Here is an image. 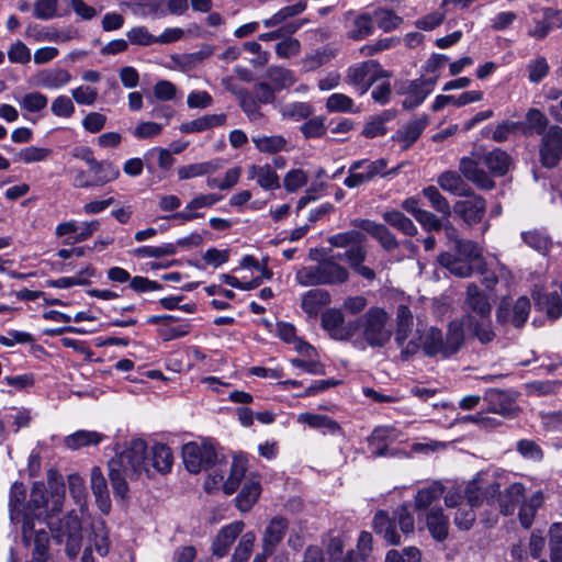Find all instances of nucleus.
Segmentation results:
<instances>
[{
	"mask_svg": "<svg viewBox=\"0 0 562 562\" xmlns=\"http://www.w3.org/2000/svg\"><path fill=\"white\" fill-rule=\"evenodd\" d=\"M47 485L52 490V507L45 517L46 524L58 537L71 538L80 531L81 522L74 512L55 521V516L63 509L66 493L64 477L56 469L52 468L47 471Z\"/></svg>",
	"mask_w": 562,
	"mask_h": 562,
	"instance_id": "f257e3e1",
	"label": "nucleus"
},
{
	"mask_svg": "<svg viewBox=\"0 0 562 562\" xmlns=\"http://www.w3.org/2000/svg\"><path fill=\"white\" fill-rule=\"evenodd\" d=\"M181 454L184 468L191 474L207 472L227 464L226 456L221 452L218 442L212 437L183 443Z\"/></svg>",
	"mask_w": 562,
	"mask_h": 562,
	"instance_id": "f03ea898",
	"label": "nucleus"
},
{
	"mask_svg": "<svg viewBox=\"0 0 562 562\" xmlns=\"http://www.w3.org/2000/svg\"><path fill=\"white\" fill-rule=\"evenodd\" d=\"M238 105L250 122L261 121L265 115L260 110L263 104H273L277 97L272 86L267 81H258L252 87V92L240 88L235 92Z\"/></svg>",
	"mask_w": 562,
	"mask_h": 562,
	"instance_id": "7ed1b4c3",
	"label": "nucleus"
},
{
	"mask_svg": "<svg viewBox=\"0 0 562 562\" xmlns=\"http://www.w3.org/2000/svg\"><path fill=\"white\" fill-rule=\"evenodd\" d=\"M249 468L248 459L244 454H234L227 479L224 481L225 471L215 469L204 482V488L207 492L215 490L222 484V490L226 495H233L240 486Z\"/></svg>",
	"mask_w": 562,
	"mask_h": 562,
	"instance_id": "20e7f679",
	"label": "nucleus"
},
{
	"mask_svg": "<svg viewBox=\"0 0 562 562\" xmlns=\"http://www.w3.org/2000/svg\"><path fill=\"white\" fill-rule=\"evenodd\" d=\"M526 488L524 484L515 482L508 485L504 491H501V485L493 482L483 485V495L487 503L497 501L499 512L504 516H512L518 505L525 499Z\"/></svg>",
	"mask_w": 562,
	"mask_h": 562,
	"instance_id": "39448f33",
	"label": "nucleus"
},
{
	"mask_svg": "<svg viewBox=\"0 0 562 562\" xmlns=\"http://www.w3.org/2000/svg\"><path fill=\"white\" fill-rule=\"evenodd\" d=\"M416 336L414 316L406 305L401 304L396 311L395 342L401 349L402 359H408L419 349Z\"/></svg>",
	"mask_w": 562,
	"mask_h": 562,
	"instance_id": "423d86ee",
	"label": "nucleus"
},
{
	"mask_svg": "<svg viewBox=\"0 0 562 562\" xmlns=\"http://www.w3.org/2000/svg\"><path fill=\"white\" fill-rule=\"evenodd\" d=\"M149 450L146 440L142 438L132 439L126 449L114 458L116 461H121V467L131 469V471L139 476L145 473L148 477H151L154 473H149Z\"/></svg>",
	"mask_w": 562,
	"mask_h": 562,
	"instance_id": "0eeeda50",
	"label": "nucleus"
},
{
	"mask_svg": "<svg viewBox=\"0 0 562 562\" xmlns=\"http://www.w3.org/2000/svg\"><path fill=\"white\" fill-rule=\"evenodd\" d=\"M348 176L344 184L349 188H358L363 183L370 182L376 176L386 177V158H379L374 161L369 159H359L353 161L348 170Z\"/></svg>",
	"mask_w": 562,
	"mask_h": 562,
	"instance_id": "6e6552de",
	"label": "nucleus"
},
{
	"mask_svg": "<svg viewBox=\"0 0 562 562\" xmlns=\"http://www.w3.org/2000/svg\"><path fill=\"white\" fill-rule=\"evenodd\" d=\"M467 502L457 508L454 524L461 530H469L475 521L474 507L480 506L484 498L483 484L480 480L471 481L465 487Z\"/></svg>",
	"mask_w": 562,
	"mask_h": 562,
	"instance_id": "1a4fd4ad",
	"label": "nucleus"
},
{
	"mask_svg": "<svg viewBox=\"0 0 562 562\" xmlns=\"http://www.w3.org/2000/svg\"><path fill=\"white\" fill-rule=\"evenodd\" d=\"M386 311L382 307H371L362 315V334L372 347H382L386 341Z\"/></svg>",
	"mask_w": 562,
	"mask_h": 562,
	"instance_id": "9d476101",
	"label": "nucleus"
},
{
	"mask_svg": "<svg viewBox=\"0 0 562 562\" xmlns=\"http://www.w3.org/2000/svg\"><path fill=\"white\" fill-rule=\"evenodd\" d=\"M386 32V9L376 8L372 12H364L356 16L351 29L348 31V38L360 41L373 33L374 27Z\"/></svg>",
	"mask_w": 562,
	"mask_h": 562,
	"instance_id": "9b49d317",
	"label": "nucleus"
},
{
	"mask_svg": "<svg viewBox=\"0 0 562 562\" xmlns=\"http://www.w3.org/2000/svg\"><path fill=\"white\" fill-rule=\"evenodd\" d=\"M540 161L546 168L555 167L562 159V128L558 125L550 126L541 137Z\"/></svg>",
	"mask_w": 562,
	"mask_h": 562,
	"instance_id": "f8f14e48",
	"label": "nucleus"
},
{
	"mask_svg": "<svg viewBox=\"0 0 562 562\" xmlns=\"http://www.w3.org/2000/svg\"><path fill=\"white\" fill-rule=\"evenodd\" d=\"M146 170L157 181L166 179L176 161L171 151L162 147H153L145 151Z\"/></svg>",
	"mask_w": 562,
	"mask_h": 562,
	"instance_id": "ddd939ff",
	"label": "nucleus"
},
{
	"mask_svg": "<svg viewBox=\"0 0 562 562\" xmlns=\"http://www.w3.org/2000/svg\"><path fill=\"white\" fill-rule=\"evenodd\" d=\"M465 199L459 200L453 205V212L469 226L480 223L486 212V201L477 194L469 192Z\"/></svg>",
	"mask_w": 562,
	"mask_h": 562,
	"instance_id": "4468645a",
	"label": "nucleus"
},
{
	"mask_svg": "<svg viewBox=\"0 0 562 562\" xmlns=\"http://www.w3.org/2000/svg\"><path fill=\"white\" fill-rule=\"evenodd\" d=\"M530 312V302L526 296L516 300L513 307L504 300L497 310V321L502 324L512 323L515 327H521Z\"/></svg>",
	"mask_w": 562,
	"mask_h": 562,
	"instance_id": "2eb2a0df",
	"label": "nucleus"
},
{
	"mask_svg": "<svg viewBox=\"0 0 562 562\" xmlns=\"http://www.w3.org/2000/svg\"><path fill=\"white\" fill-rule=\"evenodd\" d=\"M386 72L375 60H367L360 65L349 67L348 78L356 86H363L366 90L379 78L385 77Z\"/></svg>",
	"mask_w": 562,
	"mask_h": 562,
	"instance_id": "dca6fc26",
	"label": "nucleus"
},
{
	"mask_svg": "<svg viewBox=\"0 0 562 562\" xmlns=\"http://www.w3.org/2000/svg\"><path fill=\"white\" fill-rule=\"evenodd\" d=\"M244 527L245 524L240 520L223 526L212 542V554L218 559L226 557Z\"/></svg>",
	"mask_w": 562,
	"mask_h": 562,
	"instance_id": "f3484780",
	"label": "nucleus"
},
{
	"mask_svg": "<svg viewBox=\"0 0 562 562\" xmlns=\"http://www.w3.org/2000/svg\"><path fill=\"white\" fill-rule=\"evenodd\" d=\"M461 175L481 190H491L495 187L494 180L485 172L477 161L463 157L459 164Z\"/></svg>",
	"mask_w": 562,
	"mask_h": 562,
	"instance_id": "a211bd4d",
	"label": "nucleus"
},
{
	"mask_svg": "<svg viewBox=\"0 0 562 562\" xmlns=\"http://www.w3.org/2000/svg\"><path fill=\"white\" fill-rule=\"evenodd\" d=\"M322 285H339L348 281L349 271L335 261V257L318 260V269Z\"/></svg>",
	"mask_w": 562,
	"mask_h": 562,
	"instance_id": "6ab92c4d",
	"label": "nucleus"
},
{
	"mask_svg": "<svg viewBox=\"0 0 562 562\" xmlns=\"http://www.w3.org/2000/svg\"><path fill=\"white\" fill-rule=\"evenodd\" d=\"M88 168L93 188L104 187L119 179L121 175L119 166L109 159H95Z\"/></svg>",
	"mask_w": 562,
	"mask_h": 562,
	"instance_id": "aec40b11",
	"label": "nucleus"
},
{
	"mask_svg": "<svg viewBox=\"0 0 562 562\" xmlns=\"http://www.w3.org/2000/svg\"><path fill=\"white\" fill-rule=\"evenodd\" d=\"M149 473L151 469L161 475L171 472L173 465V453L170 447L162 442H155L149 449Z\"/></svg>",
	"mask_w": 562,
	"mask_h": 562,
	"instance_id": "412c9836",
	"label": "nucleus"
},
{
	"mask_svg": "<svg viewBox=\"0 0 562 562\" xmlns=\"http://www.w3.org/2000/svg\"><path fill=\"white\" fill-rule=\"evenodd\" d=\"M416 341L426 356L432 357L441 355L443 357V337L442 333L436 327L416 328Z\"/></svg>",
	"mask_w": 562,
	"mask_h": 562,
	"instance_id": "4be33fe9",
	"label": "nucleus"
},
{
	"mask_svg": "<svg viewBox=\"0 0 562 562\" xmlns=\"http://www.w3.org/2000/svg\"><path fill=\"white\" fill-rule=\"evenodd\" d=\"M290 521L284 516H274L268 522L263 532V548L272 552L283 540L289 530Z\"/></svg>",
	"mask_w": 562,
	"mask_h": 562,
	"instance_id": "5701e85b",
	"label": "nucleus"
},
{
	"mask_svg": "<svg viewBox=\"0 0 562 562\" xmlns=\"http://www.w3.org/2000/svg\"><path fill=\"white\" fill-rule=\"evenodd\" d=\"M465 305V315H475V318L491 316L492 306L488 297L474 283H470L467 288Z\"/></svg>",
	"mask_w": 562,
	"mask_h": 562,
	"instance_id": "b1692460",
	"label": "nucleus"
},
{
	"mask_svg": "<svg viewBox=\"0 0 562 562\" xmlns=\"http://www.w3.org/2000/svg\"><path fill=\"white\" fill-rule=\"evenodd\" d=\"M427 124L428 120L426 117L408 122L392 136L393 143L397 144L401 149H407L419 138Z\"/></svg>",
	"mask_w": 562,
	"mask_h": 562,
	"instance_id": "393cba45",
	"label": "nucleus"
},
{
	"mask_svg": "<svg viewBox=\"0 0 562 562\" xmlns=\"http://www.w3.org/2000/svg\"><path fill=\"white\" fill-rule=\"evenodd\" d=\"M262 493V486L259 480L248 479L234 498L235 507L241 513H248L258 502Z\"/></svg>",
	"mask_w": 562,
	"mask_h": 562,
	"instance_id": "a878e982",
	"label": "nucleus"
},
{
	"mask_svg": "<svg viewBox=\"0 0 562 562\" xmlns=\"http://www.w3.org/2000/svg\"><path fill=\"white\" fill-rule=\"evenodd\" d=\"M50 487L48 491L42 481H35L31 487L30 499L27 501L24 509L33 513H45V517L52 507Z\"/></svg>",
	"mask_w": 562,
	"mask_h": 562,
	"instance_id": "bb28decb",
	"label": "nucleus"
},
{
	"mask_svg": "<svg viewBox=\"0 0 562 562\" xmlns=\"http://www.w3.org/2000/svg\"><path fill=\"white\" fill-rule=\"evenodd\" d=\"M331 302L330 293L325 289H312L306 291L301 301V308L310 318L318 316L321 310Z\"/></svg>",
	"mask_w": 562,
	"mask_h": 562,
	"instance_id": "cd10ccee",
	"label": "nucleus"
},
{
	"mask_svg": "<svg viewBox=\"0 0 562 562\" xmlns=\"http://www.w3.org/2000/svg\"><path fill=\"white\" fill-rule=\"evenodd\" d=\"M463 324L465 329L482 344H488L495 337L491 316L475 318V315H463Z\"/></svg>",
	"mask_w": 562,
	"mask_h": 562,
	"instance_id": "c85d7f7f",
	"label": "nucleus"
},
{
	"mask_svg": "<svg viewBox=\"0 0 562 562\" xmlns=\"http://www.w3.org/2000/svg\"><path fill=\"white\" fill-rule=\"evenodd\" d=\"M109 479L115 498L127 501L130 497V486L126 481V469L121 467V461L114 458L110 459L109 463Z\"/></svg>",
	"mask_w": 562,
	"mask_h": 562,
	"instance_id": "c756f323",
	"label": "nucleus"
},
{
	"mask_svg": "<svg viewBox=\"0 0 562 562\" xmlns=\"http://www.w3.org/2000/svg\"><path fill=\"white\" fill-rule=\"evenodd\" d=\"M436 80H414L409 83L406 97L403 100V106L407 110H412L420 105L428 94L431 93Z\"/></svg>",
	"mask_w": 562,
	"mask_h": 562,
	"instance_id": "7c9ffc66",
	"label": "nucleus"
},
{
	"mask_svg": "<svg viewBox=\"0 0 562 562\" xmlns=\"http://www.w3.org/2000/svg\"><path fill=\"white\" fill-rule=\"evenodd\" d=\"M484 400L487 402L491 412L505 415L512 411L515 396L509 391L488 389L484 394Z\"/></svg>",
	"mask_w": 562,
	"mask_h": 562,
	"instance_id": "2f4dec72",
	"label": "nucleus"
},
{
	"mask_svg": "<svg viewBox=\"0 0 562 562\" xmlns=\"http://www.w3.org/2000/svg\"><path fill=\"white\" fill-rule=\"evenodd\" d=\"M226 122L225 114H205L190 122L180 125V131L184 134L200 133L213 127L222 126Z\"/></svg>",
	"mask_w": 562,
	"mask_h": 562,
	"instance_id": "473e14b6",
	"label": "nucleus"
},
{
	"mask_svg": "<svg viewBox=\"0 0 562 562\" xmlns=\"http://www.w3.org/2000/svg\"><path fill=\"white\" fill-rule=\"evenodd\" d=\"M426 526L431 537L437 541H443L448 537L449 519L442 509H430L426 515Z\"/></svg>",
	"mask_w": 562,
	"mask_h": 562,
	"instance_id": "72a5a7b5",
	"label": "nucleus"
},
{
	"mask_svg": "<svg viewBox=\"0 0 562 562\" xmlns=\"http://www.w3.org/2000/svg\"><path fill=\"white\" fill-rule=\"evenodd\" d=\"M438 186L446 192L453 195H469L471 188L464 182L462 177L456 171H445L437 178Z\"/></svg>",
	"mask_w": 562,
	"mask_h": 562,
	"instance_id": "f704fd0d",
	"label": "nucleus"
},
{
	"mask_svg": "<svg viewBox=\"0 0 562 562\" xmlns=\"http://www.w3.org/2000/svg\"><path fill=\"white\" fill-rule=\"evenodd\" d=\"M464 328L463 317L449 324L446 338L443 339V357H449L460 349L464 340Z\"/></svg>",
	"mask_w": 562,
	"mask_h": 562,
	"instance_id": "c9c22d12",
	"label": "nucleus"
},
{
	"mask_svg": "<svg viewBox=\"0 0 562 562\" xmlns=\"http://www.w3.org/2000/svg\"><path fill=\"white\" fill-rule=\"evenodd\" d=\"M483 164L494 176H504L512 166L510 156L501 148H495L483 157Z\"/></svg>",
	"mask_w": 562,
	"mask_h": 562,
	"instance_id": "e433bc0d",
	"label": "nucleus"
},
{
	"mask_svg": "<svg viewBox=\"0 0 562 562\" xmlns=\"http://www.w3.org/2000/svg\"><path fill=\"white\" fill-rule=\"evenodd\" d=\"M438 261L451 274L458 278H468L473 272V268L469 260L451 255L450 252L441 254L438 257Z\"/></svg>",
	"mask_w": 562,
	"mask_h": 562,
	"instance_id": "4c0bfd02",
	"label": "nucleus"
},
{
	"mask_svg": "<svg viewBox=\"0 0 562 562\" xmlns=\"http://www.w3.org/2000/svg\"><path fill=\"white\" fill-rule=\"evenodd\" d=\"M350 225L362 232L366 236L375 239L382 248L386 249V226L369 218H353Z\"/></svg>",
	"mask_w": 562,
	"mask_h": 562,
	"instance_id": "58836bf2",
	"label": "nucleus"
},
{
	"mask_svg": "<svg viewBox=\"0 0 562 562\" xmlns=\"http://www.w3.org/2000/svg\"><path fill=\"white\" fill-rule=\"evenodd\" d=\"M257 178V183L263 190H277L280 188V179L278 173L271 168L270 165L263 166L252 165L249 168V179Z\"/></svg>",
	"mask_w": 562,
	"mask_h": 562,
	"instance_id": "ea45409f",
	"label": "nucleus"
},
{
	"mask_svg": "<svg viewBox=\"0 0 562 562\" xmlns=\"http://www.w3.org/2000/svg\"><path fill=\"white\" fill-rule=\"evenodd\" d=\"M266 77L276 92L289 89L296 81L293 71L281 66H269L266 70Z\"/></svg>",
	"mask_w": 562,
	"mask_h": 562,
	"instance_id": "a19ab883",
	"label": "nucleus"
},
{
	"mask_svg": "<svg viewBox=\"0 0 562 562\" xmlns=\"http://www.w3.org/2000/svg\"><path fill=\"white\" fill-rule=\"evenodd\" d=\"M132 11L143 18L162 19L167 16L165 10V0H133L131 2Z\"/></svg>",
	"mask_w": 562,
	"mask_h": 562,
	"instance_id": "79ce46f5",
	"label": "nucleus"
},
{
	"mask_svg": "<svg viewBox=\"0 0 562 562\" xmlns=\"http://www.w3.org/2000/svg\"><path fill=\"white\" fill-rule=\"evenodd\" d=\"M71 80V75L63 68L42 70L37 74V85L47 89H58Z\"/></svg>",
	"mask_w": 562,
	"mask_h": 562,
	"instance_id": "37998d69",
	"label": "nucleus"
},
{
	"mask_svg": "<svg viewBox=\"0 0 562 562\" xmlns=\"http://www.w3.org/2000/svg\"><path fill=\"white\" fill-rule=\"evenodd\" d=\"M103 439V434L90 430H77L65 438V445L71 450H78L88 446H97Z\"/></svg>",
	"mask_w": 562,
	"mask_h": 562,
	"instance_id": "c03bdc74",
	"label": "nucleus"
},
{
	"mask_svg": "<svg viewBox=\"0 0 562 562\" xmlns=\"http://www.w3.org/2000/svg\"><path fill=\"white\" fill-rule=\"evenodd\" d=\"M445 492L440 482H432L430 485L420 488L415 496V507L417 509H427L439 502Z\"/></svg>",
	"mask_w": 562,
	"mask_h": 562,
	"instance_id": "a18cd8bd",
	"label": "nucleus"
},
{
	"mask_svg": "<svg viewBox=\"0 0 562 562\" xmlns=\"http://www.w3.org/2000/svg\"><path fill=\"white\" fill-rule=\"evenodd\" d=\"M542 502L543 495L541 492H536L529 498L522 501L518 512V518L524 528L528 529L531 527L535 515L538 508L541 507Z\"/></svg>",
	"mask_w": 562,
	"mask_h": 562,
	"instance_id": "49530a36",
	"label": "nucleus"
},
{
	"mask_svg": "<svg viewBox=\"0 0 562 562\" xmlns=\"http://www.w3.org/2000/svg\"><path fill=\"white\" fill-rule=\"evenodd\" d=\"M344 314L338 308H328L322 314L321 326L331 339L339 340L344 325Z\"/></svg>",
	"mask_w": 562,
	"mask_h": 562,
	"instance_id": "de8ad7c7",
	"label": "nucleus"
},
{
	"mask_svg": "<svg viewBox=\"0 0 562 562\" xmlns=\"http://www.w3.org/2000/svg\"><path fill=\"white\" fill-rule=\"evenodd\" d=\"M12 522H22V542L25 547L31 544L32 538H34L35 532V519H41V513H33L30 510H21L20 514L15 516H10Z\"/></svg>",
	"mask_w": 562,
	"mask_h": 562,
	"instance_id": "09e8293b",
	"label": "nucleus"
},
{
	"mask_svg": "<svg viewBox=\"0 0 562 562\" xmlns=\"http://www.w3.org/2000/svg\"><path fill=\"white\" fill-rule=\"evenodd\" d=\"M31 541H33L32 558L26 562H47L50 558L49 533L44 529H40Z\"/></svg>",
	"mask_w": 562,
	"mask_h": 562,
	"instance_id": "8fccbe9b",
	"label": "nucleus"
},
{
	"mask_svg": "<svg viewBox=\"0 0 562 562\" xmlns=\"http://www.w3.org/2000/svg\"><path fill=\"white\" fill-rule=\"evenodd\" d=\"M373 537L369 531H361L357 541V549L349 550L342 562H367L372 550Z\"/></svg>",
	"mask_w": 562,
	"mask_h": 562,
	"instance_id": "3c124183",
	"label": "nucleus"
},
{
	"mask_svg": "<svg viewBox=\"0 0 562 562\" xmlns=\"http://www.w3.org/2000/svg\"><path fill=\"white\" fill-rule=\"evenodd\" d=\"M560 289L561 295L558 292H551L540 294L537 297V305L544 310L552 319H557L562 315V282Z\"/></svg>",
	"mask_w": 562,
	"mask_h": 562,
	"instance_id": "603ef678",
	"label": "nucleus"
},
{
	"mask_svg": "<svg viewBox=\"0 0 562 562\" xmlns=\"http://www.w3.org/2000/svg\"><path fill=\"white\" fill-rule=\"evenodd\" d=\"M218 167L217 160L190 164L178 168L179 180H188L195 177H202L214 172Z\"/></svg>",
	"mask_w": 562,
	"mask_h": 562,
	"instance_id": "864d4df0",
	"label": "nucleus"
},
{
	"mask_svg": "<svg viewBox=\"0 0 562 562\" xmlns=\"http://www.w3.org/2000/svg\"><path fill=\"white\" fill-rule=\"evenodd\" d=\"M367 452L372 458L386 456V426H376L367 438Z\"/></svg>",
	"mask_w": 562,
	"mask_h": 562,
	"instance_id": "5fc2aeb1",
	"label": "nucleus"
},
{
	"mask_svg": "<svg viewBox=\"0 0 562 562\" xmlns=\"http://www.w3.org/2000/svg\"><path fill=\"white\" fill-rule=\"evenodd\" d=\"M334 56V52L330 48L326 46L318 48L310 54H306L302 59L303 69L306 72L315 71L319 67L329 63Z\"/></svg>",
	"mask_w": 562,
	"mask_h": 562,
	"instance_id": "6e6d98bb",
	"label": "nucleus"
},
{
	"mask_svg": "<svg viewBox=\"0 0 562 562\" xmlns=\"http://www.w3.org/2000/svg\"><path fill=\"white\" fill-rule=\"evenodd\" d=\"M415 201H406L405 207L411 211L420 225L427 231H439L442 228L441 221L431 212L415 206Z\"/></svg>",
	"mask_w": 562,
	"mask_h": 562,
	"instance_id": "4d7b16f0",
	"label": "nucleus"
},
{
	"mask_svg": "<svg viewBox=\"0 0 562 562\" xmlns=\"http://www.w3.org/2000/svg\"><path fill=\"white\" fill-rule=\"evenodd\" d=\"M422 194L428 200L430 206L443 217L448 218L451 215V206L437 187H426L423 189Z\"/></svg>",
	"mask_w": 562,
	"mask_h": 562,
	"instance_id": "13d9d810",
	"label": "nucleus"
},
{
	"mask_svg": "<svg viewBox=\"0 0 562 562\" xmlns=\"http://www.w3.org/2000/svg\"><path fill=\"white\" fill-rule=\"evenodd\" d=\"M26 487L23 482L15 481L9 492V514L18 516L26 505Z\"/></svg>",
	"mask_w": 562,
	"mask_h": 562,
	"instance_id": "bf43d9fd",
	"label": "nucleus"
},
{
	"mask_svg": "<svg viewBox=\"0 0 562 562\" xmlns=\"http://www.w3.org/2000/svg\"><path fill=\"white\" fill-rule=\"evenodd\" d=\"M366 241L367 236L358 229L338 233L328 238V243L337 248L351 247L356 244H366Z\"/></svg>",
	"mask_w": 562,
	"mask_h": 562,
	"instance_id": "052dcab7",
	"label": "nucleus"
},
{
	"mask_svg": "<svg viewBox=\"0 0 562 562\" xmlns=\"http://www.w3.org/2000/svg\"><path fill=\"white\" fill-rule=\"evenodd\" d=\"M252 142L256 146V148L260 153L266 154H278L279 151H282L286 147V139L282 135H271V136H262L252 138Z\"/></svg>",
	"mask_w": 562,
	"mask_h": 562,
	"instance_id": "680f3d73",
	"label": "nucleus"
},
{
	"mask_svg": "<svg viewBox=\"0 0 562 562\" xmlns=\"http://www.w3.org/2000/svg\"><path fill=\"white\" fill-rule=\"evenodd\" d=\"M191 331V324L189 321H183L177 326L169 324L160 325L157 329V336L164 341L168 342L188 336Z\"/></svg>",
	"mask_w": 562,
	"mask_h": 562,
	"instance_id": "e2e57ef3",
	"label": "nucleus"
},
{
	"mask_svg": "<svg viewBox=\"0 0 562 562\" xmlns=\"http://www.w3.org/2000/svg\"><path fill=\"white\" fill-rule=\"evenodd\" d=\"M325 116L318 115L314 117H308L301 126L300 132L302 133L305 139H316L322 138L327 133V127L325 124Z\"/></svg>",
	"mask_w": 562,
	"mask_h": 562,
	"instance_id": "0e129e2a",
	"label": "nucleus"
},
{
	"mask_svg": "<svg viewBox=\"0 0 562 562\" xmlns=\"http://www.w3.org/2000/svg\"><path fill=\"white\" fill-rule=\"evenodd\" d=\"M521 238L527 246L542 255H546L551 247L550 238L538 229L522 232Z\"/></svg>",
	"mask_w": 562,
	"mask_h": 562,
	"instance_id": "69168bd1",
	"label": "nucleus"
},
{
	"mask_svg": "<svg viewBox=\"0 0 562 562\" xmlns=\"http://www.w3.org/2000/svg\"><path fill=\"white\" fill-rule=\"evenodd\" d=\"M52 153L53 150L50 148L29 146L20 149V151L14 155L13 160L24 164L38 162L46 160Z\"/></svg>",
	"mask_w": 562,
	"mask_h": 562,
	"instance_id": "338daca9",
	"label": "nucleus"
},
{
	"mask_svg": "<svg viewBox=\"0 0 562 562\" xmlns=\"http://www.w3.org/2000/svg\"><path fill=\"white\" fill-rule=\"evenodd\" d=\"M551 562L562 561V522L553 524L549 529Z\"/></svg>",
	"mask_w": 562,
	"mask_h": 562,
	"instance_id": "774afa93",
	"label": "nucleus"
}]
</instances>
